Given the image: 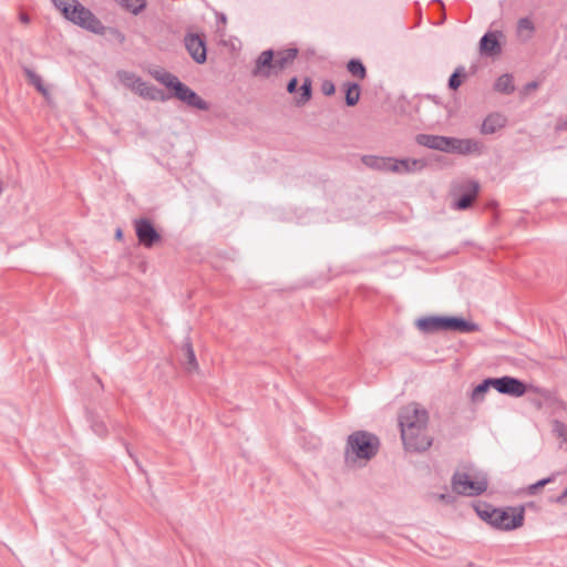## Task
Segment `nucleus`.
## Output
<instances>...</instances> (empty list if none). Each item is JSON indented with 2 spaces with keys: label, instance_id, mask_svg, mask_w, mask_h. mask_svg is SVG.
<instances>
[{
  "label": "nucleus",
  "instance_id": "4be33fe9",
  "mask_svg": "<svg viewBox=\"0 0 567 567\" xmlns=\"http://www.w3.org/2000/svg\"><path fill=\"white\" fill-rule=\"evenodd\" d=\"M483 150V145L481 142L472 138H460V144L456 154L461 155H470V154H481Z\"/></svg>",
  "mask_w": 567,
  "mask_h": 567
},
{
  "label": "nucleus",
  "instance_id": "412c9836",
  "mask_svg": "<svg viewBox=\"0 0 567 567\" xmlns=\"http://www.w3.org/2000/svg\"><path fill=\"white\" fill-rule=\"evenodd\" d=\"M480 50L487 55H494L501 52L498 40L494 33H486L480 42Z\"/></svg>",
  "mask_w": 567,
  "mask_h": 567
},
{
  "label": "nucleus",
  "instance_id": "e433bc0d",
  "mask_svg": "<svg viewBox=\"0 0 567 567\" xmlns=\"http://www.w3.org/2000/svg\"><path fill=\"white\" fill-rule=\"evenodd\" d=\"M461 85V80H460V70H456L451 76H450V80H449V86L450 89L452 90H456L458 89Z\"/></svg>",
  "mask_w": 567,
  "mask_h": 567
},
{
  "label": "nucleus",
  "instance_id": "7c9ffc66",
  "mask_svg": "<svg viewBox=\"0 0 567 567\" xmlns=\"http://www.w3.org/2000/svg\"><path fill=\"white\" fill-rule=\"evenodd\" d=\"M122 6L132 12L133 14H138L146 6L145 0H122Z\"/></svg>",
  "mask_w": 567,
  "mask_h": 567
},
{
  "label": "nucleus",
  "instance_id": "f8f14e48",
  "mask_svg": "<svg viewBox=\"0 0 567 567\" xmlns=\"http://www.w3.org/2000/svg\"><path fill=\"white\" fill-rule=\"evenodd\" d=\"M427 166L424 158H394L392 173L394 174H414L423 171Z\"/></svg>",
  "mask_w": 567,
  "mask_h": 567
},
{
  "label": "nucleus",
  "instance_id": "c9c22d12",
  "mask_svg": "<svg viewBox=\"0 0 567 567\" xmlns=\"http://www.w3.org/2000/svg\"><path fill=\"white\" fill-rule=\"evenodd\" d=\"M458 144H460V138L445 136L443 152L457 153Z\"/></svg>",
  "mask_w": 567,
  "mask_h": 567
},
{
  "label": "nucleus",
  "instance_id": "79ce46f5",
  "mask_svg": "<svg viewBox=\"0 0 567 567\" xmlns=\"http://www.w3.org/2000/svg\"><path fill=\"white\" fill-rule=\"evenodd\" d=\"M526 87H527L528 90H535V89L537 87V83H536V82H530V83H528V84L526 85Z\"/></svg>",
  "mask_w": 567,
  "mask_h": 567
},
{
  "label": "nucleus",
  "instance_id": "aec40b11",
  "mask_svg": "<svg viewBox=\"0 0 567 567\" xmlns=\"http://www.w3.org/2000/svg\"><path fill=\"white\" fill-rule=\"evenodd\" d=\"M445 136L432 135V134H419L415 141L419 145L425 146L431 150L443 152Z\"/></svg>",
  "mask_w": 567,
  "mask_h": 567
},
{
  "label": "nucleus",
  "instance_id": "dca6fc26",
  "mask_svg": "<svg viewBox=\"0 0 567 567\" xmlns=\"http://www.w3.org/2000/svg\"><path fill=\"white\" fill-rule=\"evenodd\" d=\"M507 124V117L502 113H492L485 117L481 126V133L484 135L494 134L504 128Z\"/></svg>",
  "mask_w": 567,
  "mask_h": 567
},
{
  "label": "nucleus",
  "instance_id": "4c0bfd02",
  "mask_svg": "<svg viewBox=\"0 0 567 567\" xmlns=\"http://www.w3.org/2000/svg\"><path fill=\"white\" fill-rule=\"evenodd\" d=\"M321 91L324 95H332L336 92V86L331 81L326 80L321 84Z\"/></svg>",
  "mask_w": 567,
  "mask_h": 567
},
{
  "label": "nucleus",
  "instance_id": "2eb2a0df",
  "mask_svg": "<svg viewBox=\"0 0 567 567\" xmlns=\"http://www.w3.org/2000/svg\"><path fill=\"white\" fill-rule=\"evenodd\" d=\"M394 157L377 156V155H363L361 162L373 171L392 173Z\"/></svg>",
  "mask_w": 567,
  "mask_h": 567
},
{
  "label": "nucleus",
  "instance_id": "393cba45",
  "mask_svg": "<svg viewBox=\"0 0 567 567\" xmlns=\"http://www.w3.org/2000/svg\"><path fill=\"white\" fill-rule=\"evenodd\" d=\"M346 90V103L349 106H354L360 100V86L358 83L347 82L343 84Z\"/></svg>",
  "mask_w": 567,
  "mask_h": 567
},
{
  "label": "nucleus",
  "instance_id": "f704fd0d",
  "mask_svg": "<svg viewBox=\"0 0 567 567\" xmlns=\"http://www.w3.org/2000/svg\"><path fill=\"white\" fill-rule=\"evenodd\" d=\"M551 431L557 437L563 439L567 443V426L563 422L558 420L553 421Z\"/></svg>",
  "mask_w": 567,
  "mask_h": 567
},
{
  "label": "nucleus",
  "instance_id": "7ed1b4c3",
  "mask_svg": "<svg viewBox=\"0 0 567 567\" xmlns=\"http://www.w3.org/2000/svg\"><path fill=\"white\" fill-rule=\"evenodd\" d=\"M52 3L62 13V16L73 24L95 34L102 35L105 33V27L102 22L80 1L52 0Z\"/></svg>",
  "mask_w": 567,
  "mask_h": 567
},
{
  "label": "nucleus",
  "instance_id": "f3484780",
  "mask_svg": "<svg viewBox=\"0 0 567 567\" xmlns=\"http://www.w3.org/2000/svg\"><path fill=\"white\" fill-rule=\"evenodd\" d=\"M446 330L468 333L478 331L480 327L478 324L471 321H466L463 318L445 317V331Z\"/></svg>",
  "mask_w": 567,
  "mask_h": 567
},
{
  "label": "nucleus",
  "instance_id": "a211bd4d",
  "mask_svg": "<svg viewBox=\"0 0 567 567\" xmlns=\"http://www.w3.org/2000/svg\"><path fill=\"white\" fill-rule=\"evenodd\" d=\"M416 327L426 333L445 331V317H425L416 321Z\"/></svg>",
  "mask_w": 567,
  "mask_h": 567
},
{
  "label": "nucleus",
  "instance_id": "bb28decb",
  "mask_svg": "<svg viewBox=\"0 0 567 567\" xmlns=\"http://www.w3.org/2000/svg\"><path fill=\"white\" fill-rule=\"evenodd\" d=\"M494 87L496 91L498 92H502V93H506V94H509L512 92H514L515 87H514V84H513V76L509 75V74H503L501 75L495 84H494Z\"/></svg>",
  "mask_w": 567,
  "mask_h": 567
},
{
  "label": "nucleus",
  "instance_id": "9d476101",
  "mask_svg": "<svg viewBox=\"0 0 567 567\" xmlns=\"http://www.w3.org/2000/svg\"><path fill=\"white\" fill-rule=\"evenodd\" d=\"M172 91L174 92V96L176 99L181 100L187 105L202 111L208 110L207 102H205L195 91L182 83L179 80Z\"/></svg>",
  "mask_w": 567,
  "mask_h": 567
},
{
  "label": "nucleus",
  "instance_id": "ddd939ff",
  "mask_svg": "<svg viewBox=\"0 0 567 567\" xmlns=\"http://www.w3.org/2000/svg\"><path fill=\"white\" fill-rule=\"evenodd\" d=\"M185 47L195 62L204 63L206 61L205 41L198 34H187L185 37Z\"/></svg>",
  "mask_w": 567,
  "mask_h": 567
},
{
  "label": "nucleus",
  "instance_id": "423d86ee",
  "mask_svg": "<svg viewBox=\"0 0 567 567\" xmlns=\"http://www.w3.org/2000/svg\"><path fill=\"white\" fill-rule=\"evenodd\" d=\"M494 513L493 527L496 529L508 532L517 529L524 524V507L496 508Z\"/></svg>",
  "mask_w": 567,
  "mask_h": 567
},
{
  "label": "nucleus",
  "instance_id": "5701e85b",
  "mask_svg": "<svg viewBox=\"0 0 567 567\" xmlns=\"http://www.w3.org/2000/svg\"><path fill=\"white\" fill-rule=\"evenodd\" d=\"M182 351L185 357V369L187 370V372H189V373L197 372L199 367H198V362H197L193 346L189 342V340H187L183 344Z\"/></svg>",
  "mask_w": 567,
  "mask_h": 567
},
{
  "label": "nucleus",
  "instance_id": "a18cd8bd",
  "mask_svg": "<svg viewBox=\"0 0 567 567\" xmlns=\"http://www.w3.org/2000/svg\"><path fill=\"white\" fill-rule=\"evenodd\" d=\"M116 237H117V238H121V237H122V230H121V229H118V230L116 231Z\"/></svg>",
  "mask_w": 567,
  "mask_h": 567
},
{
  "label": "nucleus",
  "instance_id": "37998d69",
  "mask_svg": "<svg viewBox=\"0 0 567 567\" xmlns=\"http://www.w3.org/2000/svg\"><path fill=\"white\" fill-rule=\"evenodd\" d=\"M437 497H439V499H441V501H445L446 495H444V494H440Z\"/></svg>",
  "mask_w": 567,
  "mask_h": 567
},
{
  "label": "nucleus",
  "instance_id": "2f4dec72",
  "mask_svg": "<svg viewBox=\"0 0 567 567\" xmlns=\"http://www.w3.org/2000/svg\"><path fill=\"white\" fill-rule=\"evenodd\" d=\"M495 511H496V508H494L492 506H485L484 508H481V507L476 508L477 515L483 520L488 523L491 526H494V514H495L494 512Z\"/></svg>",
  "mask_w": 567,
  "mask_h": 567
},
{
  "label": "nucleus",
  "instance_id": "ea45409f",
  "mask_svg": "<svg viewBox=\"0 0 567 567\" xmlns=\"http://www.w3.org/2000/svg\"><path fill=\"white\" fill-rule=\"evenodd\" d=\"M298 81L296 78L291 79L287 85V91L289 93H295L297 91Z\"/></svg>",
  "mask_w": 567,
  "mask_h": 567
},
{
  "label": "nucleus",
  "instance_id": "20e7f679",
  "mask_svg": "<svg viewBox=\"0 0 567 567\" xmlns=\"http://www.w3.org/2000/svg\"><path fill=\"white\" fill-rule=\"evenodd\" d=\"M452 488L458 495L477 496L487 489V478L484 473L468 466L454 473Z\"/></svg>",
  "mask_w": 567,
  "mask_h": 567
},
{
  "label": "nucleus",
  "instance_id": "b1692460",
  "mask_svg": "<svg viewBox=\"0 0 567 567\" xmlns=\"http://www.w3.org/2000/svg\"><path fill=\"white\" fill-rule=\"evenodd\" d=\"M151 74L156 81H158L169 90H173V87L178 81L177 76L162 69L153 70Z\"/></svg>",
  "mask_w": 567,
  "mask_h": 567
},
{
  "label": "nucleus",
  "instance_id": "39448f33",
  "mask_svg": "<svg viewBox=\"0 0 567 567\" xmlns=\"http://www.w3.org/2000/svg\"><path fill=\"white\" fill-rule=\"evenodd\" d=\"M379 449V440L375 435L358 431L348 437L346 449V462H355L357 458L370 460Z\"/></svg>",
  "mask_w": 567,
  "mask_h": 567
},
{
  "label": "nucleus",
  "instance_id": "a19ab883",
  "mask_svg": "<svg viewBox=\"0 0 567 567\" xmlns=\"http://www.w3.org/2000/svg\"><path fill=\"white\" fill-rule=\"evenodd\" d=\"M20 21H21L22 23H29L30 18H29V16H28L27 13H21V14H20Z\"/></svg>",
  "mask_w": 567,
  "mask_h": 567
},
{
  "label": "nucleus",
  "instance_id": "f257e3e1",
  "mask_svg": "<svg viewBox=\"0 0 567 567\" xmlns=\"http://www.w3.org/2000/svg\"><path fill=\"white\" fill-rule=\"evenodd\" d=\"M427 424L429 412L419 403H409L400 410L399 425L406 450L423 452L432 445Z\"/></svg>",
  "mask_w": 567,
  "mask_h": 567
},
{
  "label": "nucleus",
  "instance_id": "1a4fd4ad",
  "mask_svg": "<svg viewBox=\"0 0 567 567\" xmlns=\"http://www.w3.org/2000/svg\"><path fill=\"white\" fill-rule=\"evenodd\" d=\"M135 233L141 245L146 248L153 247L161 241V235L147 218L136 219L134 221Z\"/></svg>",
  "mask_w": 567,
  "mask_h": 567
},
{
  "label": "nucleus",
  "instance_id": "0eeeda50",
  "mask_svg": "<svg viewBox=\"0 0 567 567\" xmlns=\"http://www.w3.org/2000/svg\"><path fill=\"white\" fill-rule=\"evenodd\" d=\"M117 78L123 85L144 99L156 101L162 99V92L154 86L148 85L135 73L128 71H118Z\"/></svg>",
  "mask_w": 567,
  "mask_h": 567
},
{
  "label": "nucleus",
  "instance_id": "c03bdc74",
  "mask_svg": "<svg viewBox=\"0 0 567 567\" xmlns=\"http://www.w3.org/2000/svg\"><path fill=\"white\" fill-rule=\"evenodd\" d=\"M117 35H118L121 41H124L125 37L122 33L117 32Z\"/></svg>",
  "mask_w": 567,
  "mask_h": 567
},
{
  "label": "nucleus",
  "instance_id": "c756f323",
  "mask_svg": "<svg viewBox=\"0 0 567 567\" xmlns=\"http://www.w3.org/2000/svg\"><path fill=\"white\" fill-rule=\"evenodd\" d=\"M347 69L354 78L359 80H363L367 76V70L360 60H350L347 64Z\"/></svg>",
  "mask_w": 567,
  "mask_h": 567
},
{
  "label": "nucleus",
  "instance_id": "c85d7f7f",
  "mask_svg": "<svg viewBox=\"0 0 567 567\" xmlns=\"http://www.w3.org/2000/svg\"><path fill=\"white\" fill-rule=\"evenodd\" d=\"M24 74L27 75L29 82L34 85L37 87V90L43 95V96H48L49 95V91L48 89L43 85V82H42V79L40 75H38L34 71H32L31 69L29 68H24Z\"/></svg>",
  "mask_w": 567,
  "mask_h": 567
},
{
  "label": "nucleus",
  "instance_id": "cd10ccee",
  "mask_svg": "<svg viewBox=\"0 0 567 567\" xmlns=\"http://www.w3.org/2000/svg\"><path fill=\"white\" fill-rule=\"evenodd\" d=\"M494 388V379H486L478 385H476L472 391V401L480 402L484 399L485 393L489 388Z\"/></svg>",
  "mask_w": 567,
  "mask_h": 567
},
{
  "label": "nucleus",
  "instance_id": "f03ea898",
  "mask_svg": "<svg viewBox=\"0 0 567 567\" xmlns=\"http://www.w3.org/2000/svg\"><path fill=\"white\" fill-rule=\"evenodd\" d=\"M52 3L62 13V16L73 24L95 34L102 35L105 33V27L102 22L80 1L52 0Z\"/></svg>",
  "mask_w": 567,
  "mask_h": 567
},
{
  "label": "nucleus",
  "instance_id": "6e6552de",
  "mask_svg": "<svg viewBox=\"0 0 567 567\" xmlns=\"http://www.w3.org/2000/svg\"><path fill=\"white\" fill-rule=\"evenodd\" d=\"M480 190V184L475 181H466L456 184L453 188L454 195L461 193V197L452 203V208L455 210H465L471 207L476 199Z\"/></svg>",
  "mask_w": 567,
  "mask_h": 567
},
{
  "label": "nucleus",
  "instance_id": "58836bf2",
  "mask_svg": "<svg viewBox=\"0 0 567 567\" xmlns=\"http://www.w3.org/2000/svg\"><path fill=\"white\" fill-rule=\"evenodd\" d=\"M553 503L567 506V487L563 491V493L550 499Z\"/></svg>",
  "mask_w": 567,
  "mask_h": 567
},
{
  "label": "nucleus",
  "instance_id": "6ab92c4d",
  "mask_svg": "<svg viewBox=\"0 0 567 567\" xmlns=\"http://www.w3.org/2000/svg\"><path fill=\"white\" fill-rule=\"evenodd\" d=\"M297 55L298 50L295 48L277 51L274 58V69H276V71H281L286 69L287 66L292 64Z\"/></svg>",
  "mask_w": 567,
  "mask_h": 567
},
{
  "label": "nucleus",
  "instance_id": "4468645a",
  "mask_svg": "<svg viewBox=\"0 0 567 567\" xmlns=\"http://www.w3.org/2000/svg\"><path fill=\"white\" fill-rule=\"evenodd\" d=\"M275 52L272 50L262 51L256 60L254 76L269 78L274 69Z\"/></svg>",
  "mask_w": 567,
  "mask_h": 567
},
{
  "label": "nucleus",
  "instance_id": "72a5a7b5",
  "mask_svg": "<svg viewBox=\"0 0 567 567\" xmlns=\"http://www.w3.org/2000/svg\"><path fill=\"white\" fill-rule=\"evenodd\" d=\"M554 480H555L554 475H551L549 477H546V478H543V480H540V481H538V482H536L534 484H530L527 487L526 492H527L528 495H535V494H537L539 492L540 488H543L547 484L554 482Z\"/></svg>",
  "mask_w": 567,
  "mask_h": 567
},
{
  "label": "nucleus",
  "instance_id": "473e14b6",
  "mask_svg": "<svg viewBox=\"0 0 567 567\" xmlns=\"http://www.w3.org/2000/svg\"><path fill=\"white\" fill-rule=\"evenodd\" d=\"M311 97V82L310 80L306 79L303 84L301 85V93L300 96L297 97L296 102L297 104H305L308 102Z\"/></svg>",
  "mask_w": 567,
  "mask_h": 567
},
{
  "label": "nucleus",
  "instance_id": "a878e982",
  "mask_svg": "<svg viewBox=\"0 0 567 567\" xmlns=\"http://www.w3.org/2000/svg\"><path fill=\"white\" fill-rule=\"evenodd\" d=\"M534 32V23L528 18H522L517 23V34L524 41L529 40Z\"/></svg>",
  "mask_w": 567,
  "mask_h": 567
},
{
  "label": "nucleus",
  "instance_id": "9b49d317",
  "mask_svg": "<svg viewBox=\"0 0 567 567\" xmlns=\"http://www.w3.org/2000/svg\"><path fill=\"white\" fill-rule=\"evenodd\" d=\"M494 389L502 394L515 398L524 395L527 390L525 383L513 377L495 378Z\"/></svg>",
  "mask_w": 567,
  "mask_h": 567
}]
</instances>
